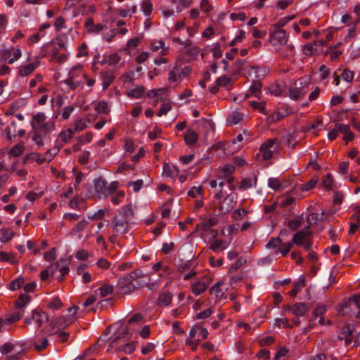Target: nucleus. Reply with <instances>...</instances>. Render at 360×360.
I'll use <instances>...</instances> for the list:
<instances>
[{
    "label": "nucleus",
    "instance_id": "obj_1",
    "mask_svg": "<svg viewBox=\"0 0 360 360\" xmlns=\"http://www.w3.org/2000/svg\"><path fill=\"white\" fill-rule=\"evenodd\" d=\"M143 277V273L140 269L132 271L130 274L121 277L119 280L120 292L124 294H127L136 288L142 287L145 284L151 291L157 290L158 285L156 283H146L141 280Z\"/></svg>",
    "mask_w": 360,
    "mask_h": 360
},
{
    "label": "nucleus",
    "instance_id": "obj_2",
    "mask_svg": "<svg viewBox=\"0 0 360 360\" xmlns=\"http://www.w3.org/2000/svg\"><path fill=\"white\" fill-rule=\"evenodd\" d=\"M309 232L300 230L294 234L292 242L297 245H302L307 251H310L312 248V242L308 240Z\"/></svg>",
    "mask_w": 360,
    "mask_h": 360
},
{
    "label": "nucleus",
    "instance_id": "obj_3",
    "mask_svg": "<svg viewBox=\"0 0 360 360\" xmlns=\"http://www.w3.org/2000/svg\"><path fill=\"white\" fill-rule=\"evenodd\" d=\"M129 220L117 214L114 217L112 226L117 233L124 234L127 233L129 231Z\"/></svg>",
    "mask_w": 360,
    "mask_h": 360
},
{
    "label": "nucleus",
    "instance_id": "obj_4",
    "mask_svg": "<svg viewBox=\"0 0 360 360\" xmlns=\"http://www.w3.org/2000/svg\"><path fill=\"white\" fill-rule=\"evenodd\" d=\"M237 195L236 193H230L223 201V205L219 207L220 214H226L230 211L236 204Z\"/></svg>",
    "mask_w": 360,
    "mask_h": 360
},
{
    "label": "nucleus",
    "instance_id": "obj_5",
    "mask_svg": "<svg viewBox=\"0 0 360 360\" xmlns=\"http://www.w3.org/2000/svg\"><path fill=\"white\" fill-rule=\"evenodd\" d=\"M44 333H48L49 337L57 335L58 340L60 342H65L68 341V338L70 337V333L63 330L62 329H54V327L51 329H49L48 328H44L42 330Z\"/></svg>",
    "mask_w": 360,
    "mask_h": 360
},
{
    "label": "nucleus",
    "instance_id": "obj_6",
    "mask_svg": "<svg viewBox=\"0 0 360 360\" xmlns=\"http://www.w3.org/2000/svg\"><path fill=\"white\" fill-rule=\"evenodd\" d=\"M72 322V320L65 316H60L55 320H50V323L46 327L49 329H51L54 327V329H62L69 326Z\"/></svg>",
    "mask_w": 360,
    "mask_h": 360
},
{
    "label": "nucleus",
    "instance_id": "obj_7",
    "mask_svg": "<svg viewBox=\"0 0 360 360\" xmlns=\"http://www.w3.org/2000/svg\"><path fill=\"white\" fill-rule=\"evenodd\" d=\"M270 34L274 41H276L281 44H285L287 41L285 31L281 29L278 25L274 26V30L271 32Z\"/></svg>",
    "mask_w": 360,
    "mask_h": 360
},
{
    "label": "nucleus",
    "instance_id": "obj_8",
    "mask_svg": "<svg viewBox=\"0 0 360 360\" xmlns=\"http://www.w3.org/2000/svg\"><path fill=\"white\" fill-rule=\"evenodd\" d=\"M107 184V181L102 177H98L94 180V189L100 198H106Z\"/></svg>",
    "mask_w": 360,
    "mask_h": 360
},
{
    "label": "nucleus",
    "instance_id": "obj_9",
    "mask_svg": "<svg viewBox=\"0 0 360 360\" xmlns=\"http://www.w3.org/2000/svg\"><path fill=\"white\" fill-rule=\"evenodd\" d=\"M32 319L37 324L38 328H40L44 322L50 323V319L44 311H37L36 309L32 310Z\"/></svg>",
    "mask_w": 360,
    "mask_h": 360
},
{
    "label": "nucleus",
    "instance_id": "obj_10",
    "mask_svg": "<svg viewBox=\"0 0 360 360\" xmlns=\"http://www.w3.org/2000/svg\"><path fill=\"white\" fill-rule=\"evenodd\" d=\"M84 26L87 29V31L91 33L98 34L104 29V25L101 23L95 25L92 18H88L86 20Z\"/></svg>",
    "mask_w": 360,
    "mask_h": 360
},
{
    "label": "nucleus",
    "instance_id": "obj_11",
    "mask_svg": "<svg viewBox=\"0 0 360 360\" xmlns=\"http://www.w3.org/2000/svg\"><path fill=\"white\" fill-rule=\"evenodd\" d=\"M217 223L218 219L216 217H212L204 220L201 224V228L203 231H208L210 229V233L212 234V237L215 238L217 235V231L211 229V228L216 226Z\"/></svg>",
    "mask_w": 360,
    "mask_h": 360
},
{
    "label": "nucleus",
    "instance_id": "obj_12",
    "mask_svg": "<svg viewBox=\"0 0 360 360\" xmlns=\"http://www.w3.org/2000/svg\"><path fill=\"white\" fill-rule=\"evenodd\" d=\"M244 70L249 75H250L251 72H252L255 75V79L257 81L263 79L266 75V70L264 69H262L257 66H247V67H245Z\"/></svg>",
    "mask_w": 360,
    "mask_h": 360
},
{
    "label": "nucleus",
    "instance_id": "obj_13",
    "mask_svg": "<svg viewBox=\"0 0 360 360\" xmlns=\"http://www.w3.org/2000/svg\"><path fill=\"white\" fill-rule=\"evenodd\" d=\"M172 294L169 292L162 291L160 292L158 304L159 306H168L172 302Z\"/></svg>",
    "mask_w": 360,
    "mask_h": 360
},
{
    "label": "nucleus",
    "instance_id": "obj_14",
    "mask_svg": "<svg viewBox=\"0 0 360 360\" xmlns=\"http://www.w3.org/2000/svg\"><path fill=\"white\" fill-rule=\"evenodd\" d=\"M305 285V277L304 276H300L297 281L293 283V289L289 292V294L292 297H295L297 293L301 290V289Z\"/></svg>",
    "mask_w": 360,
    "mask_h": 360
},
{
    "label": "nucleus",
    "instance_id": "obj_15",
    "mask_svg": "<svg viewBox=\"0 0 360 360\" xmlns=\"http://www.w3.org/2000/svg\"><path fill=\"white\" fill-rule=\"evenodd\" d=\"M198 134L193 130L188 129L184 134V141L189 146H193L195 144L198 140Z\"/></svg>",
    "mask_w": 360,
    "mask_h": 360
},
{
    "label": "nucleus",
    "instance_id": "obj_16",
    "mask_svg": "<svg viewBox=\"0 0 360 360\" xmlns=\"http://www.w3.org/2000/svg\"><path fill=\"white\" fill-rule=\"evenodd\" d=\"M288 309H291L292 312L297 316H303L307 310V305L304 303H296L292 307H288Z\"/></svg>",
    "mask_w": 360,
    "mask_h": 360
},
{
    "label": "nucleus",
    "instance_id": "obj_17",
    "mask_svg": "<svg viewBox=\"0 0 360 360\" xmlns=\"http://www.w3.org/2000/svg\"><path fill=\"white\" fill-rule=\"evenodd\" d=\"M37 68L34 63H29L19 68L18 74L20 77H27L30 75Z\"/></svg>",
    "mask_w": 360,
    "mask_h": 360
},
{
    "label": "nucleus",
    "instance_id": "obj_18",
    "mask_svg": "<svg viewBox=\"0 0 360 360\" xmlns=\"http://www.w3.org/2000/svg\"><path fill=\"white\" fill-rule=\"evenodd\" d=\"M30 302V296L27 293H22L16 300L15 305L18 309H23Z\"/></svg>",
    "mask_w": 360,
    "mask_h": 360
},
{
    "label": "nucleus",
    "instance_id": "obj_19",
    "mask_svg": "<svg viewBox=\"0 0 360 360\" xmlns=\"http://www.w3.org/2000/svg\"><path fill=\"white\" fill-rule=\"evenodd\" d=\"M163 173H165L167 176L174 178L179 174V169L174 165L165 163L163 165Z\"/></svg>",
    "mask_w": 360,
    "mask_h": 360
},
{
    "label": "nucleus",
    "instance_id": "obj_20",
    "mask_svg": "<svg viewBox=\"0 0 360 360\" xmlns=\"http://www.w3.org/2000/svg\"><path fill=\"white\" fill-rule=\"evenodd\" d=\"M120 217H124L127 220H130L134 214V210L132 204H128L127 205L122 207V210L118 214Z\"/></svg>",
    "mask_w": 360,
    "mask_h": 360
},
{
    "label": "nucleus",
    "instance_id": "obj_21",
    "mask_svg": "<svg viewBox=\"0 0 360 360\" xmlns=\"http://www.w3.org/2000/svg\"><path fill=\"white\" fill-rule=\"evenodd\" d=\"M256 182H257L256 176L244 178L241 181L240 185L239 186V189L247 190L252 186L253 183L255 185Z\"/></svg>",
    "mask_w": 360,
    "mask_h": 360
},
{
    "label": "nucleus",
    "instance_id": "obj_22",
    "mask_svg": "<svg viewBox=\"0 0 360 360\" xmlns=\"http://www.w3.org/2000/svg\"><path fill=\"white\" fill-rule=\"evenodd\" d=\"M262 88V83L257 80H253L252 85L250 87V91L252 96L260 98Z\"/></svg>",
    "mask_w": 360,
    "mask_h": 360
},
{
    "label": "nucleus",
    "instance_id": "obj_23",
    "mask_svg": "<svg viewBox=\"0 0 360 360\" xmlns=\"http://www.w3.org/2000/svg\"><path fill=\"white\" fill-rule=\"evenodd\" d=\"M145 88L143 86H137L136 87L130 89L127 92V96L136 98H139L143 94Z\"/></svg>",
    "mask_w": 360,
    "mask_h": 360
},
{
    "label": "nucleus",
    "instance_id": "obj_24",
    "mask_svg": "<svg viewBox=\"0 0 360 360\" xmlns=\"http://www.w3.org/2000/svg\"><path fill=\"white\" fill-rule=\"evenodd\" d=\"M325 218V212H322L320 214L318 213H311L307 219V221L309 225L316 223L318 221H322Z\"/></svg>",
    "mask_w": 360,
    "mask_h": 360
},
{
    "label": "nucleus",
    "instance_id": "obj_25",
    "mask_svg": "<svg viewBox=\"0 0 360 360\" xmlns=\"http://www.w3.org/2000/svg\"><path fill=\"white\" fill-rule=\"evenodd\" d=\"M304 94V91L301 87H291L289 89V96L292 100H297Z\"/></svg>",
    "mask_w": 360,
    "mask_h": 360
},
{
    "label": "nucleus",
    "instance_id": "obj_26",
    "mask_svg": "<svg viewBox=\"0 0 360 360\" xmlns=\"http://www.w3.org/2000/svg\"><path fill=\"white\" fill-rule=\"evenodd\" d=\"M304 222L303 214L298 216L296 219L290 220L288 226L292 230H297Z\"/></svg>",
    "mask_w": 360,
    "mask_h": 360
},
{
    "label": "nucleus",
    "instance_id": "obj_27",
    "mask_svg": "<svg viewBox=\"0 0 360 360\" xmlns=\"http://www.w3.org/2000/svg\"><path fill=\"white\" fill-rule=\"evenodd\" d=\"M30 160L35 161L39 164H42L44 162V159L41 157L39 153H31L27 155L24 158L23 163L25 164Z\"/></svg>",
    "mask_w": 360,
    "mask_h": 360
},
{
    "label": "nucleus",
    "instance_id": "obj_28",
    "mask_svg": "<svg viewBox=\"0 0 360 360\" xmlns=\"http://www.w3.org/2000/svg\"><path fill=\"white\" fill-rule=\"evenodd\" d=\"M207 288V285L205 283L198 281L195 283L192 286L193 293L195 295H199L204 292Z\"/></svg>",
    "mask_w": 360,
    "mask_h": 360
},
{
    "label": "nucleus",
    "instance_id": "obj_29",
    "mask_svg": "<svg viewBox=\"0 0 360 360\" xmlns=\"http://www.w3.org/2000/svg\"><path fill=\"white\" fill-rule=\"evenodd\" d=\"M354 330V326L352 324H347L342 328L339 339L343 340L345 338L350 337Z\"/></svg>",
    "mask_w": 360,
    "mask_h": 360
},
{
    "label": "nucleus",
    "instance_id": "obj_30",
    "mask_svg": "<svg viewBox=\"0 0 360 360\" xmlns=\"http://www.w3.org/2000/svg\"><path fill=\"white\" fill-rule=\"evenodd\" d=\"M235 171V167L231 165H226L219 172V177H226L230 176Z\"/></svg>",
    "mask_w": 360,
    "mask_h": 360
},
{
    "label": "nucleus",
    "instance_id": "obj_31",
    "mask_svg": "<svg viewBox=\"0 0 360 360\" xmlns=\"http://www.w3.org/2000/svg\"><path fill=\"white\" fill-rule=\"evenodd\" d=\"M46 116L43 112H38L37 115L33 116L32 121L31 122L33 129H36L35 124H42L45 121Z\"/></svg>",
    "mask_w": 360,
    "mask_h": 360
},
{
    "label": "nucleus",
    "instance_id": "obj_32",
    "mask_svg": "<svg viewBox=\"0 0 360 360\" xmlns=\"http://www.w3.org/2000/svg\"><path fill=\"white\" fill-rule=\"evenodd\" d=\"M49 341L46 338L43 339H37L34 342V348L37 351H41L49 345Z\"/></svg>",
    "mask_w": 360,
    "mask_h": 360
},
{
    "label": "nucleus",
    "instance_id": "obj_33",
    "mask_svg": "<svg viewBox=\"0 0 360 360\" xmlns=\"http://www.w3.org/2000/svg\"><path fill=\"white\" fill-rule=\"evenodd\" d=\"M115 77L112 74L108 72L103 74L102 84L103 89H107L109 87V86L112 83Z\"/></svg>",
    "mask_w": 360,
    "mask_h": 360
},
{
    "label": "nucleus",
    "instance_id": "obj_34",
    "mask_svg": "<svg viewBox=\"0 0 360 360\" xmlns=\"http://www.w3.org/2000/svg\"><path fill=\"white\" fill-rule=\"evenodd\" d=\"M24 312V309H18V311L16 312H14L8 316L6 319V321L8 323H12L15 322L16 321L20 319L22 316Z\"/></svg>",
    "mask_w": 360,
    "mask_h": 360
},
{
    "label": "nucleus",
    "instance_id": "obj_35",
    "mask_svg": "<svg viewBox=\"0 0 360 360\" xmlns=\"http://www.w3.org/2000/svg\"><path fill=\"white\" fill-rule=\"evenodd\" d=\"M288 115V112L287 110H284L283 111H277L276 112L272 114L269 117V120L271 122H278L281 120L283 117H286Z\"/></svg>",
    "mask_w": 360,
    "mask_h": 360
},
{
    "label": "nucleus",
    "instance_id": "obj_36",
    "mask_svg": "<svg viewBox=\"0 0 360 360\" xmlns=\"http://www.w3.org/2000/svg\"><path fill=\"white\" fill-rule=\"evenodd\" d=\"M58 151L59 148L57 147H54L49 149L48 151H46V153L44 155V157L43 158L44 159V162L46 161L49 162L50 161H51L53 157H55L57 155Z\"/></svg>",
    "mask_w": 360,
    "mask_h": 360
},
{
    "label": "nucleus",
    "instance_id": "obj_37",
    "mask_svg": "<svg viewBox=\"0 0 360 360\" xmlns=\"http://www.w3.org/2000/svg\"><path fill=\"white\" fill-rule=\"evenodd\" d=\"M293 244L295 243L292 241L282 244L281 248L277 250V252H280L284 257L286 256L292 248Z\"/></svg>",
    "mask_w": 360,
    "mask_h": 360
},
{
    "label": "nucleus",
    "instance_id": "obj_38",
    "mask_svg": "<svg viewBox=\"0 0 360 360\" xmlns=\"http://www.w3.org/2000/svg\"><path fill=\"white\" fill-rule=\"evenodd\" d=\"M54 127L55 125L53 122H49L43 123L42 124L39 125L37 129L41 132L44 131V134H47L53 131L54 129Z\"/></svg>",
    "mask_w": 360,
    "mask_h": 360
},
{
    "label": "nucleus",
    "instance_id": "obj_39",
    "mask_svg": "<svg viewBox=\"0 0 360 360\" xmlns=\"http://www.w3.org/2000/svg\"><path fill=\"white\" fill-rule=\"evenodd\" d=\"M13 236V233L6 230V229H1L0 230V240L1 242H7L10 240Z\"/></svg>",
    "mask_w": 360,
    "mask_h": 360
},
{
    "label": "nucleus",
    "instance_id": "obj_40",
    "mask_svg": "<svg viewBox=\"0 0 360 360\" xmlns=\"http://www.w3.org/2000/svg\"><path fill=\"white\" fill-rule=\"evenodd\" d=\"M211 51L212 53L213 57L215 58H221L223 53V51L221 49V45L218 42H216L213 44V46L211 49Z\"/></svg>",
    "mask_w": 360,
    "mask_h": 360
},
{
    "label": "nucleus",
    "instance_id": "obj_41",
    "mask_svg": "<svg viewBox=\"0 0 360 360\" xmlns=\"http://www.w3.org/2000/svg\"><path fill=\"white\" fill-rule=\"evenodd\" d=\"M317 184V179L316 178H311L307 182L303 184L301 186V190L302 191H308L312 189Z\"/></svg>",
    "mask_w": 360,
    "mask_h": 360
},
{
    "label": "nucleus",
    "instance_id": "obj_42",
    "mask_svg": "<svg viewBox=\"0 0 360 360\" xmlns=\"http://www.w3.org/2000/svg\"><path fill=\"white\" fill-rule=\"evenodd\" d=\"M131 335L128 331V328H125L123 330L115 337L111 342V345L116 344L117 341L121 338H125L127 340L131 338Z\"/></svg>",
    "mask_w": 360,
    "mask_h": 360
},
{
    "label": "nucleus",
    "instance_id": "obj_43",
    "mask_svg": "<svg viewBox=\"0 0 360 360\" xmlns=\"http://www.w3.org/2000/svg\"><path fill=\"white\" fill-rule=\"evenodd\" d=\"M24 149L25 148L23 146L16 144L11 148L9 153L14 157H18L23 153Z\"/></svg>",
    "mask_w": 360,
    "mask_h": 360
},
{
    "label": "nucleus",
    "instance_id": "obj_44",
    "mask_svg": "<svg viewBox=\"0 0 360 360\" xmlns=\"http://www.w3.org/2000/svg\"><path fill=\"white\" fill-rule=\"evenodd\" d=\"M24 284V280L22 278L19 277L9 283V289L11 290H15L19 289Z\"/></svg>",
    "mask_w": 360,
    "mask_h": 360
},
{
    "label": "nucleus",
    "instance_id": "obj_45",
    "mask_svg": "<svg viewBox=\"0 0 360 360\" xmlns=\"http://www.w3.org/2000/svg\"><path fill=\"white\" fill-rule=\"evenodd\" d=\"M141 9L146 16L149 15L153 10V4L150 1H144L141 5Z\"/></svg>",
    "mask_w": 360,
    "mask_h": 360
},
{
    "label": "nucleus",
    "instance_id": "obj_46",
    "mask_svg": "<svg viewBox=\"0 0 360 360\" xmlns=\"http://www.w3.org/2000/svg\"><path fill=\"white\" fill-rule=\"evenodd\" d=\"M14 345L8 342L0 347V352L3 354H8V353L14 351Z\"/></svg>",
    "mask_w": 360,
    "mask_h": 360
},
{
    "label": "nucleus",
    "instance_id": "obj_47",
    "mask_svg": "<svg viewBox=\"0 0 360 360\" xmlns=\"http://www.w3.org/2000/svg\"><path fill=\"white\" fill-rule=\"evenodd\" d=\"M100 295L102 297H105L112 292L113 288L110 285H104L98 289Z\"/></svg>",
    "mask_w": 360,
    "mask_h": 360
},
{
    "label": "nucleus",
    "instance_id": "obj_48",
    "mask_svg": "<svg viewBox=\"0 0 360 360\" xmlns=\"http://www.w3.org/2000/svg\"><path fill=\"white\" fill-rule=\"evenodd\" d=\"M224 241L221 240H215L210 243V249L214 252H217L219 250H224L226 248L223 247Z\"/></svg>",
    "mask_w": 360,
    "mask_h": 360
},
{
    "label": "nucleus",
    "instance_id": "obj_49",
    "mask_svg": "<svg viewBox=\"0 0 360 360\" xmlns=\"http://www.w3.org/2000/svg\"><path fill=\"white\" fill-rule=\"evenodd\" d=\"M268 186L273 190L277 191L281 188V184L276 178H269L268 179Z\"/></svg>",
    "mask_w": 360,
    "mask_h": 360
},
{
    "label": "nucleus",
    "instance_id": "obj_50",
    "mask_svg": "<svg viewBox=\"0 0 360 360\" xmlns=\"http://www.w3.org/2000/svg\"><path fill=\"white\" fill-rule=\"evenodd\" d=\"M231 79L229 77H227L226 75L221 76L218 77L216 81L215 84L217 86H226L230 84Z\"/></svg>",
    "mask_w": 360,
    "mask_h": 360
},
{
    "label": "nucleus",
    "instance_id": "obj_51",
    "mask_svg": "<svg viewBox=\"0 0 360 360\" xmlns=\"http://www.w3.org/2000/svg\"><path fill=\"white\" fill-rule=\"evenodd\" d=\"M40 133V131H39L37 129H35V131L32 135V140L38 146H43L44 142L42 140V136Z\"/></svg>",
    "mask_w": 360,
    "mask_h": 360
},
{
    "label": "nucleus",
    "instance_id": "obj_52",
    "mask_svg": "<svg viewBox=\"0 0 360 360\" xmlns=\"http://www.w3.org/2000/svg\"><path fill=\"white\" fill-rule=\"evenodd\" d=\"M0 261L10 262L11 264L16 262L12 255H9L5 252H0Z\"/></svg>",
    "mask_w": 360,
    "mask_h": 360
},
{
    "label": "nucleus",
    "instance_id": "obj_53",
    "mask_svg": "<svg viewBox=\"0 0 360 360\" xmlns=\"http://www.w3.org/2000/svg\"><path fill=\"white\" fill-rule=\"evenodd\" d=\"M354 75V72L349 69H345L341 74L342 78L347 82H350L353 80Z\"/></svg>",
    "mask_w": 360,
    "mask_h": 360
},
{
    "label": "nucleus",
    "instance_id": "obj_54",
    "mask_svg": "<svg viewBox=\"0 0 360 360\" xmlns=\"http://www.w3.org/2000/svg\"><path fill=\"white\" fill-rule=\"evenodd\" d=\"M62 306V302L58 297H54L51 302L48 304V307L52 309H58Z\"/></svg>",
    "mask_w": 360,
    "mask_h": 360
},
{
    "label": "nucleus",
    "instance_id": "obj_55",
    "mask_svg": "<svg viewBox=\"0 0 360 360\" xmlns=\"http://www.w3.org/2000/svg\"><path fill=\"white\" fill-rule=\"evenodd\" d=\"M88 221L86 219L80 221L72 230V233H77L81 231L84 230L87 224Z\"/></svg>",
    "mask_w": 360,
    "mask_h": 360
},
{
    "label": "nucleus",
    "instance_id": "obj_56",
    "mask_svg": "<svg viewBox=\"0 0 360 360\" xmlns=\"http://www.w3.org/2000/svg\"><path fill=\"white\" fill-rule=\"evenodd\" d=\"M243 119V115L240 112H233L228 120L231 124H238Z\"/></svg>",
    "mask_w": 360,
    "mask_h": 360
},
{
    "label": "nucleus",
    "instance_id": "obj_57",
    "mask_svg": "<svg viewBox=\"0 0 360 360\" xmlns=\"http://www.w3.org/2000/svg\"><path fill=\"white\" fill-rule=\"evenodd\" d=\"M56 258V250L54 248L50 249L44 254V259L46 261L52 262Z\"/></svg>",
    "mask_w": 360,
    "mask_h": 360
},
{
    "label": "nucleus",
    "instance_id": "obj_58",
    "mask_svg": "<svg viewBox=\"0 0 360 360\" xmlns=\"http://www.w3.org/2000/svg\"><path fill=\"white\" fill-rule=\"evenodd\" d=\"M282 245V240L278 238H272L266 245L268 248H276Z\"/></svg>",
    "mask_w": 360,
    "mask_h": 360
},
{
    "label": "nucleus",
    "instance_id": "obj_59",
    "mask_svg": "<svg viewBox=\"0 0 360 360\" xmlns=\"http://www.w3.org/2000/svg\"><path fill=\"white\" fill-rule=\"evenodd\" d=\"M276 150V148L272 149L266 148V149H259V152L262 153V158L265 160H268L273 156V152Z\"/></svg>",
    "mask_w": 360,
    "mask_h": 360
},
{
    "label": "nucleus",
    "instance_id": "obj_60",
    "mask_svg": "<svg viewBox=\"0 0 360 360\" xmlns=\"http://www.w3.org/2000/svg\"><path fill=\"white\" fill-rule=\"evenodd\" d=\"M136 349V342H131L122 347V350L126 354H131Z\"/></svg>",
    "mask_w": 360,
    "mask_h": 360
},
{
    "label": "nucleus",
    "instance_id": "obj_61",
    "mask_svg": "<svg viewBox=\"0 0 360 360\" xmlns=\"http://www.w3.org/2000/svg\"><path fill=\"white\" fill-rule=\"evenodd\" d=\"M96 110L98 113L105 114L108 112V104L105 101H101L96 105Z\"/></svg>",
    "mask_w": 360,
    "mask_h": 360
},
{
    "label": "nucleus",
    "instance_id": "obj_62",
    "mask_svg": "<svg viewBox=\"0 0 360 360\" xmlns=\"http://www.w3.org/2000/svg\"><path fill=\"white\" fill-rule=\"evenodd\" d=\"M118 187V181H112L110 184V185L107 186V192H106V198L109 195H112L113 193L116 191Z\"/></svg>",
    "mask_w": 360,
    "mask_h": 360
},
{
    "label": "nucleus",
    "instance_id": "obj_63",
    "mask_svg": "<svg viewBox=\"0 0 360 360\" xmlns=\"http://www.w3.org/2000/svg\"><path fill=\"white\" fill-rule=\"evenodd\" d=\"M143 184V180L138 179L136 181H131L129 184V186L133 187V190L134 192H138L141 188Z\"/></svg>",
    "mask_w": 360,
    "mask_h": 360
},
{
    "label": "nucleus",
    "instance_id": "obj_64",
    "mask_svg": "<svg viewBox=\"0 0 360 360\" xmlns=\"http://www.w3.org/2000/svg\"><path fill=\"white\" fill-rule=\"evenodd\" d=\"M120 60V56L117 53L109 56L108 63L110 65H115Z\"/></svg>",
    "mask_w": 360,
    "mask_h": 360
}]
</instances>
